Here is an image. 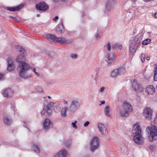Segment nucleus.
<instances>
[{"instance_id": "obj_1", "label": "nucleus", "mask_w": 157, "mask_h": 157, "mask_svg": "<svg viewBox=\"0 0 157 157\" xmlns=\"http://www.w3.org/2000/svg\"><path fill=\"white\" fill-rule=\"evenodd\" d=\"M143 35V31L141 30L139 33L130 40L129 50L130 53L132 54L135 53L142 40Z\"/></svg>"}, {"instance_id": "obj_2", "label": "nucleus", "mask_w": 157, "mask_h": 157, "mask_svg": "<svg viewBox=\"0 0 157 157\" xmlns=\"http://www.w3.org/2000/svg\"><path fill=\"white\" fill-rule=\"evenodd\" d=\"M132 134L133 136V140L136 143L141 144L143 143L141 130L138 124L136 123L133 126Z\"/></svg>"}, {"instance_id": "obj_3", "label": "nucleus", "mask_w": 157, "mask_h": 157, "mask_svg": "<svg viewBox=\"0 0 157 157\" xmlns=\"http://www.w3.org/2000/svg\"><path fill=\"white\" fill-rule=\"evenodd\" d=\"M29 67V65L25 62H21L19 63L17 69L20 77L25 79L29 78L30 75L28 74L26 72Z\"/></svg>"}, {"instance_id": "obj_4", "label": "nucleus", "mask_w": 157, "mask_h": 157, "mask_svg": "<svg viewBox=\"0 0 157 157\" xmlns=\"http://www.w3.org/2000/svg\"><path fill=\"white\" fill-rule=\"evenodd\" d=\"M133 111L131 105L128 102H124L122 108L120 109L119 113L120 115L123 117H127L129 113Z\"/></svg>"}, {"instance_id": "obj_5", "label": "nucleus", "mask_w": 157, "mask_h": 157, "mask_svg": "<svg viewBox=\"0 0 157 157\" xmlns=\"http://www.w3.org/2000/svg\"><path fill=\"white\" fill-rule=\"evenodd\" d=\"M146 131L148 134V140L150 141L155 140V137L157 136V128L154 125L147 127L146 129Z\"/></svg>"}, {"instance_id": "obj_6", "label": "nucleus", "mask_w": 157, "mask_h": 157, "mask_svg": "<svg viewBox=\"0 0 157 157\" xmlns=\"http://www.w3.org/2000/svg\"><path fill=\"white\" fill-rule=\"evenodd\" d=\"M16 51H19L20 52L19 55L16 59V61L19 63L21 62H24L22 60L25 59V58L26 55V52L25 49L21 47L20 46H15Z\"/></svg>"}, {"instance_id": "obj_7", "label": "nucleus", "mask_w": 157, "mask_h": 157, "mask_svg": "<svg viewBox=\"0 0 157 157\" xmlns=\"http://www.w3.org/2000/svg\"><path fill=\"white\" fill-rule=\"evenodd\" d=\"M99 142L98 138L93 137L90 142V149L92 151H94L99 147Z\"/></svg>"}, {"instance_id": "obj_8", "label": "nucleus", "mask_w": 157, "mask_h": 157, "mask_svg": "<svg viewBox=\"0 0 157 157\" xmlns=\"http://www.w3.org/2000/svg\"><path fill=\"white\" fill-rule=\"evenodd\" d=\"M80 106V103L77 100H72L71 101L69 107L70 111L72 113L75 112Z\"/></svg>"}, {"instance_id": "obj_9", "label": "nucleus", "mask_w": 157, "mask_h": 157, "mask_svg": "<svg viewBox=\"0 0 157 157\" xmlns=\"http://www.w3.org/2000/svg\"><path fill=\"white\" fill-rule=\"evenodd\" d=\"M132 87L134 91L140 93L144 90V88L135 80L132 82Z\"/></svg>"}, {"instance_id": "obj_10", "label": "nucleus", "mask_w": 157, "mask_h": 157, "mask_svg": "<svg viewBox=\"0 0 157 157\" xmlns=\"http://www.w3.org/2000/svg\"><path fill=\"white\" fill-rule=\"evenodd\" d=\"M36 7L37 10L42 11H45L49 8V7L44 2H40L39 4H36Z\"/></svg>"}, {"instance_id": "obj_11", "label": "nucleus", "mask_w": 157, "mask_h": 157, "mask_svg": "<svg viewBox=\"0 0 157 157\" xmlns=\"http://www.w3.org/2000/svg\"><path fill=\"white\" fill-rule=\"evenodd\" d=\"M144 116L147 119H150L151 117L152 110L149 107H147L143 110Z\"/></svg>"}, {"instance_id": "obj_12", "label": "nucleus", "mask_w": 157, "mask_h": 157, "mask_svg": "<svg viewBox=\"0 0 157 157\" xmlns=\"http://www.w3.org/2000/svg\"><path fill=\"white\" fill-rule=\"evenodd\" d=\"M2 91L3 96L6 98H9L13 94V91L10 88L4 89L2 90Z\"/></svg>"}, {"instance_id": "obj_13", "label": "nucleus", "mask_w": 157, "mask_h": 157, "mask_svg": "<svg viewBox=\"0 0 157 157\" xmlns=\"http://www.w3.org/2000/svg\"><path fill=\"white\" fill-rule=\"evenodd\" d=\"M7 62L8 63L7 70L10 71L13 69L15 66L13 64L12 59L11 57L8 58L7 59Z\"/></svg>"}, {"instance_id": "obj_14", "label": "nucleus", "mask_w": 157, "mask_h": 157, "mask_svg": "<svg viewBox=\"0 0 157 157\" xmlns=\"http://www.w3.org/2000/svg\"><path fill=\"white\" fill-rule=\"evenodd\" d=\"M51 121L48 119H46L43 123V128L45 131L48 130L51 126Z\"/></svg>"}, {"instance_id": "obj_15", "label": "nucleus", "mask_w": 157, "mask_h": 157, "mask_svg": "<svg viewBox=\"0 0 157 157\" xmlns=\"http://www.w3.org/2000/svg\"><path fill=\"white\" fill-rule=\"evenodd\" d=\"M114 0H108L106 5V10L108 11H110L114 7Z\"/></svg>"}, {"instance_id": "obj_16", "label": "nucleus", "mask_w": 157, "mask_h": 157, "mask_svg": "<svg viewBox=\"0 0 157 157\" xmlns=\"http://www.w3.org/2000/svg\"><path fill=\"white\" fill-rule=\"evenodd\" d=\"M114 59V56L112 54H108L106 56L105 61L107 62V66H109L112 63Z\"/></svg>"}, {"instance_id": "obj_17", "label": "nucleus", "mask_w": 157, "mask_h": 157, "mask_svg": "<svg viewBox=\"0 0 157 157\" xmlns=\"http://www.w3.org/2000/svg\"><path fill=\"white\" fill-rule=\"evenodd\" d=\"M54 103L50 102L47 104L46 109V112L48 115H51L52 113V108L54 105Z\"/></svg>"}, {"instance_id": "obj_18", "label": "nucleus", "mask_w": 157, "mask_h": 157, "mask_svg": "<svg viewBox=\"0 0 157 157\" xmlns=\"http://www.w3.org/2000/svg\"><path fill=\"white\" fill-rule=\"evenodd\" d=\"M67 152L64 150H62L57 152L53 157H66L67 155Z\"/></svg>"}, {"instance_id": "obj_19", "label": "nucleus", "mask_w": 157, "mask_h": 157, "mask_svg": "<svg viewBox=\"0 0 157 157\" xmlns=\"http://www.w3.org/2000/svg\"><path fill=\"white\" fill-rule=\"evenodd\" d=\"M56 42H59L62 44H66L70 43V41L66 39L64 37L62 36L58 38L57 37Z\"/></svg>"}, {"instance_id": "obj_20", "label": "nucleus", "mask_w": 157, "mask_h": 157, "mask_svg": "<svg viewBox=\"0 0 157 157\" xmlns=\"http://www.w3.org/2000/svg\"><path fill=\"white\" fill-rule=\"evenodd\" d=\"M98 127L99 130L101 134H104L105 132H106L107 128L102 123L100 122L98 123Z\"/></svg>"}, {"instance_id": "obj_21", "label": "nucleus", "mask_w": 157, "mask_h": 157, "mask_svg": "<svg viewBox=\"0 0 157 157\" xmlns=\"http://www.w3.org/2000/svg\"><path fill=\"white\" fill-rule=\"evenodd\" d=\"M146 91L148 94H152L155 93V89L153 86L149 85L147 87Z\"/></svg>"}, {"instance_id": "obj_22", "label": "nucleus", "mask_w": 157, "mask_h": 157, "mask_svg": "<svg viewBox=\"0 0 157 157\" xmlns=\"http://www.w3.org/2000/svg\"><path fill=\"white\" fill-rule=\"evenodd\" d=\"M46 38L49 41L56 42L57 37L54 35L50 34H47L46 35Z\"/></svg>"}, {"instance_id": "obj_23", "label": "nucleus", "mask_w": 157, "mask_h": 157, "mask_svg": "<svg viewBox=\"0 0 157 157\" xmlns=\"http://www.w3.org/2000/svg\"><path fill=\"white\" fill-rule=\"evenodd\" d=\"M23 6L24 5L23 4H20L16 7H7V10L9 11H17L21 9L22 8H23Z\"/></svg>"}, {"instance_id": "obj_24", "label": "nucleus", "mask_w": 157, "mask_h": 157, "mask_svg": "<svg viewBox=\"0 0 157 157\" xmlns=\"http://www.w3.org/2000/svg\"><path fill=\"white\" fill-rule=\"evenodd\" d=\"M4 122L5 124L9 125L12 123L11 119L8 116L5 117L4 118Z\"/></svg>"}, {"instance_id": "obj_25", "label": "nucleus", "mask_w": 157, "mask_h": 157, "mask_svg": "<svg viewBox=\"0 0 157 157\" xmlns=\"http://www.w3.org/2000/svg\"><path fill=\"white\" fill-rule=\"evenodd\" d=\"M68 109V108L67 107H64L62 108L61 111V116L63 117H65L66 116V112Z\"/></svg>"}, {"instance_id": "obj_26", "label": "nucleus", "mask_w": 157, "mask_h": 157, "mask_svg": "<svg viewBox=\"0 0 157 157\" xmlns=\"http://www.w3.org/2000/svg\"><path fill=\"white\" fill-rule=\"evenodd\" d=\"M32 150L37 153L40 152V150L39 147L35 144H33L32 146Z\"/></svg>"}, {"instance_id": "obj_27", "label": "nucleus", "mask_w": 157, "mask_h": 157, "mask_svg": "<svg viewBox=\"0 0 157 157\" xmlns=\"http://www.w3.org/2000/svg\"><path fill=\"white\" fill-rule=\"evenodd\" d=\"M117 69L119 72V75H124L126 72L125 69L124 67H121L117 68Z\"/></svg>"}, {"instance_id": "obj_28", "label": "nucleus", "mask_w": 157, "mask_h": 157, "mask_svg": "<svg viewBox=\"0 0 157 157\" xmlns=\"http://www.w3.org/2000/svg\"><path fill=\"white\" fill-rule=\"evenodd\" d=\"M118 73L119 72L117 69H114L112 72L111 76L113 78L115 77L117 75H119Z\"/></svg>"}, {"instance_id": "obj_29", "label": "nucleus", "mask_w": 157, "mask_h": 157, "mask_svg": "<svg viewBox=\"0 0 157 157\" xmlns=\"http://www.w3.org/2000/svg\"><path fill=\"white\" fill-rule=\"evenodd\" d=\"M56 31L61 33L63 32L64 28L62 22L61 25H59L58 27L56 29Z\"/></svg>"}, {"instance_id": "obj_30", "label": "nucleus", "mask_w": 157, "mask_h": 157, "mask_svg": "<svg viewBox=\"0 0 157 157\" xmlns=\"http://www.w3.org/2000/svg\"><path fill=\"white\" fill-rule=\"evenodd\" d=\"M111 44L110 42H107V44L104 46L105 49L108 52H110L111 51Z\"/></svg>"}, {"instance_id": "obj_31", "label": "nucleus", "mask_w": 157, "mask_h": 157, "mask_svg": "<svg viewBox=\"0 0 157 157\" xmlns=\"http://www.w3.org/2000/svg\"><path fill=\"white\" fill-rule=\"evenodd\" d=\"M104 112L105 115L107 116H109V106H107L105 107V108Z\"/></svg>"}, {"instance_id": "obj_32", "label": "nucleus", "mask_w": 157, "mask_h": 157, "mask_svg": "<svg viewBox=\"0 0 157 157\" xmlns=\"http://www.w3.org/2000/svg\"><path fill=\"white\" fill-rule=\"evenodd\" d=\"M151 42V40L149 39H147L143 41L142 44L144 45H146L149 44Z\"/></svg>"}, {"instance_id": "obj_33", "label": "nucleus", "mask_w": 157, "mask_h": 157, "mask_svg": "<svg viewBox=\"0 0 157 157\" xmlns=\"http://www.w3.org/2000/svg\"><path fill=\"white\" fill-rule=\"evenodd\" d=\"M140 58L142 63H144L145 60V56L144 54L142 53L140 56Z\"/></svg>"}, {"instance_id": "obj_34", "label": "nucleus", "mask_w": 157, "mask_h": 157, "mask_svg": "<svg viewBox=\"0 0 157 157\" xmlns=\"http://www.w3.org/2000/svg\"><path fill=\"white\" fill-rule=\"evenodd\" d=\"M77 123V121H75L74 122H72L71 123L72 126L75 129L77 128V126L76 124Z\"/></svg>"}, {"instance_id": "obj_35", "label": "nucleus", "mask_w": 157, "mask_h": 157, "mask_svg": "<svg viewBox=\"0 0 157 157\" xmlns=\"http://www.w3.org/2000/svg\"><path fill=\"white\" fill-rule=\"evenodd\" d=\"M71 57L73 59H75L77 58V55L76 54H71L70 55Z\"/></svg>"}, {"instance_id": "obj_36", "label": "nucleus", "mask_w": 157, "mask_h": 157, "mask_svg": "<svg viewBox=\"0 0 157 157\" xmlns=\"http://www.w3.org/2000/svg\"><path fill=\"white\" fill-rule=\"evenodd\" d=\"M32 70L36 74V75L37 76H39L40 74L38 73H37L36 72V69L35 68H33L32 69Z\"/></svg>"}, {"instance_id": "obj_37", "label": "nucleus", "mask_w": 157, "mask_h": 157, "mask_svg": "<svg viewBox=\"0 0 157 157\" xmlns=\"http://www.w3.org/2000/svg\"><path fill=\"white\" fill-rule=\"evenodd\" d=\"M105 89V87H101L100 89L99 90V92L103 93V91H104Z\"/></svg>"}, {"instance_id": "obj_38", "label": "nucleus", "mask_w": 157, "mask_h": 157, "mask_svg": "<svg viewBox=\"0 0 157 157\" xmlns=\"http://www.w3.org/2000/svg\"><path fill=\"white\" fill-rule=\"evenodd\" d=\"M118 44H115L112 45V48H117Z\"/></svg>"}, {"instance_id": "obj_39", "label": "nucleus", "mask_w": 157, "mask_h": 157, "mask_svg": "<svg viewBox=\"0 0 157 157\" xmlns=\"http://www.w3.org/2000/svg\"><path fill=\"white\" fill-rule=\"evenodd\" d=\"M90 122L88 121H87L84 123V127H86L88 126Z\"/></svg>"}, {"instance_id": "obj_40", "label": "nucleus", "mask_w": 157, "mask_h": 157, "mask_svg": "<svg viewBox=\"0 0 157 157\" xmlns=\"http://www.w3.org/2000/svg\"><path fill=\"white\" fill-rule=\"evenodd\" d=\"M101 36L98 33H96L95 34V37L97 39H98Z\"/></svg>"}, {"instance_id": "obj_41", "label": "nucleus", "mask_w": 157, "mask_h": 157, "mask_svg": "<svg viewBox=\"0 0 157 157\" xmlns=\"http://www.w3.org/2000/svg\"><path fill=\"white\" fill-rule=\"evenodd\" d=\"M154 80L155 81H157V74H154Z\"/></svg>"}, {"instance_id": "obj_42", "label": "nucleus", "mask_w": 157, "mask_h": 157, "mask_svg": "<svg viewBox=\"0 0 157 157\" xmlns=\"http://www.w3.org/2000/svg\"><path fill=\"white\" fill-rule=\"evenodd\" d=\"M11 18L12 19H13L15 21L18 22H19V21L18 20H17L16 18L13 17H11Z\"/></svg>"}, {"instance_id": "obj_43", "label": "nucleus", "mask_w": 157, "mask_h": 157, "mask_svg": "<svg viewBox=\"0 0 157 157\" xmlns=\"http://www.w3.org/2000/svg\"><path fill=\"white\" fill-rule=\"evenodd\" d=\"M155 148V146L153 145H151L149 146V148L152 150L154 149Z\"/></svg>"}, {"instance_id": "obj_44", "label": "nucleus", "mask_w": 157, "mask_h": 157, "mask_svg": "<svg viewBox=\"0 0 157 157\" xmlns=\"http://www.w3.org/2000/svg\"><path fill=\"white\" fill-rule=\"evenodd\" d=\"M122 48V46L121 44H118L117 48L119 49H121Z\"/></svg>"}, {"instance_id": "obj_45", "label": "nucleus", "mask_w": 157, "mask_h": 157, "mask_svg": "<svg viewBox=\"0 0 157 157\" xmlns=\"http://www.w3.org/2000/svg\"><path fill=\"white\" fill-rule=\"evenodd\" d=\"M46 112V110H45L44 109L41 112V114L42 115H44L45 113V112Z\"/></svg>"}, {"instance_id": "obj_46", "label": "nucleus", "mask_w": 157, "mask_h": 157, "mask_svg": "<svg viewBox=\"0 0 157 157\" xmlns=\"http://www.w3.org/2000/svg\"><path fill=\"white\" fill-rule=\"evenodd\" d=\"M58 18H59V17H58V16H56L54 18H53V20L54 21H56V20H58Z\"/></svg>"}, {"instance_id": "obj_47", "label": "nucleus", "mask_w": 157, "mask_h": 157, "mask_svg": "<svg viewBox=\"0 0 157 157\" xmlns=\"http://www.w3.org/2000/svg\"><path fill=\"white\" fill-rule=\"evenodd\" d=\"M154 74H157V66L155 68V70L154 71Z\"/></svg>"}, {"instance_id": "obj_48", "label": "nucleus", "mask_w": 157, "mask_h": 157, "mask_svg": "<svg viewBox=\"0 0 157 157\" xmlns=\"http://www.w3.org/2000/svg\"><path fill=\"white\" fill-rule=\"evenodd\" d=\"M101 104H100L99 105H101L102 104H104L105 103V101H101Z\"/></svg>"}, {"instance_id": "obj_49", "label": "nucleus", "mask_w": 157, "mask_h": 157, "mask_svg": "<svg viewBox=\"0 0 157 157\" xmlns=\"http://www.w3.org/2000/svg\"><path fill=\"white\" fill-rule=\"evenodd\" d=\"M63 103L64 104H67V101H65V100H63Z\"/></svg>"}, {"instance_id": "obj_50", "label": "nucleus", "mask_w": 157, "mask_h": 157, "mask_svg": "<svg viewBox=\"0 0 157 157\" xmlns=\"http://www.w3.org/2000/svg\"><path fill=\"white\" fill-rule=\"evenodd\" d=\"M136 29H135L133 30V34H136Z\"/></svg>"}, {"instance_id": "obj_51", "label": "nucleus", "mask_w": 157, "mask_h": 157, "mask_svg": "<svg viewBox=\"0 0 157 157\" xmlns=\"http://www.w3.org/2000/svg\"><path fill=\"white\" fill-rule=\"evenodd\" d=\"M155 18H157V12H155L154 15Z\"/></svg>"}, {"instance_id": "obj_52", "label": "nucleus", "mask_w": 157, "mask_h": 157, "mask_svg": "<svg viewBox=\"0 0 157 157\" xmlns=\"http://www.w3.org/2000/svg\"><path fill=\"white\" fill-rule=\"evenodd\" d=\"M3 78V75L0 74V80Z\"/></svg>"}, {"instance_id": "obj_53", "label": "nucleus", "mask_w": 157, "mask_h": 157, "mask_svg": "<svg viewBox=\"0 0 157 157\" xmlns=\"http://www.w3.org/2000/svg\"><path fill=\"white\" fill-rule=\"evenodd\" d=\"M149 59H150V57H149V56L147 57L146 58V60H149Z\"/></svg>"}, {"instance_id": "obj_54", "label": "nucleus", "mask_w": 157, "mask_h": 157, "mask_svg": "<svg viewBox=\"0 0 157 157\" xmlns=\"http://www.w3.org/2000/svg\"><path fill=\"white\" fill-rule=\"evenodd\" d=\"M143 0L145 2H148L150 0Z\"/></svg>"}, {"instance_id": "obj_55", "label": "nucleus", "mask_w": 157, "mask_h": 157, "mask_svg": "<svg viewBox=\"0 0 157 157\" xmlns=\"http://www.w3.org/2000/svg\"><path fill=\"white\" fill-rule=\"evenodd\" d=\"M54 1H58V0H53ZM61 1H65V0H60Z\"/></svg>"}, {"instance_id": "obj_56", "label": "nucleus", "mask_w": 157, "mask_h": 157, "mask_svg": "<svg viewBox=\"0 0 157 157\" xmlns=\"http://www.w3.org/2000/svg\"><path fill=\"white\" fill-rule=\"evenodd\" d=\"M38 91L39 92H42V90L41 89L40 90H38Z\"/></svg>"}, {"instance_id": "obj_57", "label": "nucleus", "mask_w": 157, "mask_h": 157, "mask_svg": "<svg viewBox=\"0 0 157 157\" xmlns=\"http://www.w3.org/2000/svg\"><path fill=\"white\" fill-rule=\"evenodd\" d=\"M133 2H135L137 0H132Z\"/></svg>"}, {"instance_id": "obj_58", "label": "nucleus", "mask_w": 157, "mask_h": 157, "mask_svg": "<svg viewBox=\"0 0 157 157\" xmlns=\"http://www.w3.org/2000/svg\"><path fill=\"white\" fill-rule=\"evenodd\" d=\"M48 98H51V97H50V96H48Z\"/></svg>"}, {"instance_id": "obj_59", "label": "nucleus", "mask_w": 157, "mask_h": 157, "mask_svg": "<svg viewBox=\"0 0 157 157\" xmlns=\"http://www.w3.org/2000/svg\"><path fill=\"white\" fill-rule=\"evenodd\" d=\"M39 16V15H38V14L37 15V16Z\"/></svg>"}]
</instances>
